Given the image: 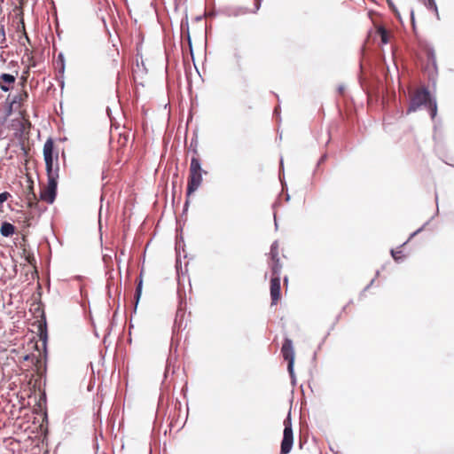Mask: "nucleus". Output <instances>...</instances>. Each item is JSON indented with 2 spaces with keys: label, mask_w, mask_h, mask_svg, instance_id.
Instances as JSON below:
<instances>
[{
  "label": "nucleus",
  "mask_w": 454,
  "mask_h": 454,
  "mask_svg": "<svg viewBox=\"0 0 454 454\" xmlns=\"http://www.w3.org/2000/svg\"><path fill=\"white\" fill-rule=\"evenodd\" d=\"M270 292L271 298V305H276L281 298L280 294V276L271 277Z\"/></svg>",
  "instance_id": "10"
},
{
  "label": "nucleus",
  "mask_w": 454,
  "mask_h": 454,
  "mask_svg": "<svg viewBox=\"0 0 454 454\" xmlns=\"http://www.w3.org/2000/svg\"><path fill=\"white\" fill-rule=\"evenodd\" d=\"M141 289H142V281H140L137 286L136 296L137 299L139 298V296L141 294Z\"/></svg>",
  "instance_id": "22"
},
{
  "label": "nucleus",
  "mask_w": 454,
  "mask_h": 454,
  "mask_svg": "<svg viewBox=\"0 0 454 454\" xmlns=\"http://www.w3.org/2000/svg\"><path fill=\"white\" fill-rule=\"evenodd\" d=\"M287 281H288L287 277H285V278H284V283H285V285H286V286L287 285Z\"/></svg>",
  "instance_id": "29"
},
{
  "label": "nucleus",
  "mask_w": 454,
  "mask_h": 454,
  "mask_svg": "<svg viewBox=\"0 0 454 454\" xmlns=\"http://www.w3.org/2000/svg\"><path fill=\"white\" fill-rule=\"evenodd\" d=\"M101 219H102V207L99 209V228L101 229Z\"/></svg>",
  "instance_id": "26"
},
{
  "label": "nucleus",
  "mask_w": 454,
  "mask_h": 454,
  "mask_svg": "<svg viewBox=\"0 0 454 454\" xmlns=\"http://www.w3.org/2000/svg\"><path fill=\"white\" fill-rule=\"evenodd\" d=\"M16 81V78L14 75L10 74H2L0 75V89L3 91H9L10 90V85L13 84Z\"/></svg>",
  "instance_id": "11"
},
{
  "label": "nucleus",
  "mask_w": 454,
  "mask_h": 454,
  "mask_svg": "<svg viewBox=\"0 0 454 454\" xmlns=\"http://www.w3.org/2000/svg\"><path fill=\"white\" fill-rule=\"evenodd\" d=\"M43 158L45 161L48 180H57L59 177V168H53V141L51 138L47 139L44 143Z\"/></svg>",
  "instance_id": "3"
},
{
  "label": "nucleus",
  "mask_w": 454,
  "mask_h": 454,
  "mask_svg": "<svg viewBox=\"0 0 454 454\" xmlns=\"http://www.w3.org/2000/svg\"><path fill=\"white\" fill-rule=\"evenodd\" d=\"M207 174V171L201 168L200 160L198 157L193 156L191 160L189 176L187 184V196L192 194L200 186L202 183V174Z\"/></svg>",
  "instance_id": "2"
},
{
  "label": "nucleus",
  "mask_w": 454,
  "mask_h": 454,
  "mask_svg": "<svg viewBox=\"0 0 454 454\" xmlns=\"http://www.w3.org/2000/svg\"><path fill=\"white\" fill-rule=\"evenodd\" d=\"M421 106L427 107L432 119L436 116L437 104L432 99L429 90L424 87L417 89L411 95L407 114L417 111Z\"/></svg>",
  "instance_id": "1"
},
{
  "label": "nucleus",
  "mask_w": 454,
  "mask_h": 454,
  "mask_svg": "<svg viewBox=\"0 0 454 454\" xmlns=\"http://www.w3.org/2000/svg\"><path fill=\"white\" fill-rule=\"evenodd\" d=\"M100 7L98 8V16L101 20L105 30L109 37H111V32L107 26V20H109L110 24H114V17L109 12L111 11V7L109 3L106 0L104 3L99 2Z\"/></svg>",
  "instance_id": "7"
},
{
  "label": "nucleus",
  "mask_w": 454,
  "mask_h": 454,
  "mask_svg": "<svg viewBox=\"0 0 454 454\" xmlns=\"http://www.w3.org/2000/svg\"><path fill=\"white\" fill-rule=\"evenodd\" d=\"M270 262L269 265L272 271V277L280 276V272L282 270V263L280 262L279 258V246L277 241H275L271 247L270 251L269 253Z\"/></svg>",
  "instance_id": "6"
},
{
  "label": "nucleus",
  "mask_w": 454,
  "mask_h": 454,
  "mask_svg": "<svg viewBox=\"0 0 454 454\" xmlns=\"http://www.w3.org/2000/svg\"><path fill=\"white\" fill-rule=\"evenodd\" d=\"M17 30H18V31L22 32V34H23V35H24L25 39H26L28 43H30L29 37H28V35H27V32H26V29H25V23H24V20H23V18H22V17H21V19L20 20V21H19V23H18Z\"/></svg>",
  "instance_id": "15"
},
{
  "label": "nucleus",
  "mask_w": 454,
  "mask_h": 454,
  "mask_svg": "<svg viewBox=\"0 0 454 454\" xmlns=\"http://www.w3.org/2000/svg\"><path fill=\"white\" fill-rule=\"evenodd\" d=\"M11 197V194L7 192L0 193V204H3Z\"/></svg>",
  "instance_id": "20"
},
{
  "label": "nucleus",
  "mask_w": 454,
  "mask_h": 454,
  "mask_svg": "<svg viewBox=\"0 0 454 454\" xmlns=\"http://www.w3.org/2000/svg\"><path fill=\"white\" fill-rule=\"evenodd\" d=\"M391 255L395 262H400L403 258V254L401 249L391 250Z\"/></svg>",
  "instance_id": "17"
},
{
  "label": "nucleus",
  "mask_w": 454,
  "mask_h": 454,
  "mask_svg": "<svg viewBox=\"0 0 454 454\" xmlns=\"http://www.w3.org/2000/svg\"><path fill=\"white\" fill-rule=\"evenodd\" d=\"M59 63H64V56L62 53H60L58 57L57 65H59Z\"/></svg>",
  "instance_id": "25"
},
{
  "label": "nucleus",
  "mask_w": 454,
  "mask_h": 454,
  "mask_svg": "<svg viewBox=\"0 0 454 454\" xmlns=\"http://www.w3.org/2000/svg\"><path fill=\"white\" fill-rule=\"evenodd\" d=\"M57 180L49 179L47 186L41 192V199L49 204L53 203L57 193Z\"/></svg>",
  "instance_id": "9"
},
{
  "label": "nucleus",
  "mask_w": 454,
  "mask_h": 454,
  "mask_svg": "<svg viewBox=\"0 0 454 454\" xmlns=\"http://www.w3.org/2000/svg\"><path fill=\"white\" fill-rule=\"evenodd\" d=\"M27 199L28 200V206L32 207L35 202H34V200L35 199V194L34 192H29L27 196Z\"/></svg>",
  "instance_id": "19"
},
{
  "label": "nucleus",
  "mask_w": 454,
  "mask_h": 454,
  "mask_svg": "<svg viewBox=\"0 0 454 454\" xmlns=\"http://www.w3.org/2000/svg\"><path fill=\"white\" fill-rule=\"evenodd\" d=\"M106 340H107V336L105 337L104 343H106Z\"/></svg>",
  "instance_id": "31"
},
{
  "label": "nucleus",
  "mask_w": 454,
  "mask_h": 454,
  "mask_svg": "<svg viewBox=\"0 0 454 454\" xmlns=\"http://www.w3.org/2000/svg\"><path fill=\"white\" fill-rule=\"evenodd\" d=\"M283 439L281 442L280 454H288L293 447L294 434L290 415L284 420Z\"/></svg>",
  "instance_id": "4"
},
{
  "label": "nucleus",
  "mask_w": 454,
  "mask_h": 454,
  "mask_svg": "<svg viewBox=\"0 0 454 454\" xmlns=\"http://www.w3.org/2000/svg\"><path fill=\"white\" fill-rule=\"evenodd\" d=\"M107 259H109V260H110V259H111V255H110V254H106V253L103 254V261H104V262H105L106 264H107Z\"/></svg>",
  "instance_id": "24"
},
{
  "label": "nucleus",
  "mask_w": 454,
  "mask_h": 454,
  "mask_svg": "<svg viewBox=\"0 0 454 454\" xmlns=\"http://www.w3.org/2000/svg\"><path fill=\"white\" fill-rule=\"evenodd\" d=\"M15 227L10 223H4L0 229V233L4 237L12 236L14 233Z\"/></svg>",
  "instance_id": "13"
},
{
  "label": "nucleus",
  "mask_w": 454,
  "mask_h": 454,
  "mask_svg": "<svg viewBox=\"0 0 454 454\" xmlns=\"http://www.w3.org/2000/svg\"><path fill=\"white\" fill-rule=\"evenodd\" d=\"M106 196V191L103 192V194L101 195V200H104V197Z\"/></svg>",
  "instance_id": "30"
},
{
  "label": "nucleus",
  "mask_w": 454,
  "mask_h": 454,
  "mask_svg": "<svg viewBox=\"0 0 454 454\" xmlns=\"http://www.w3.org/2000/svg\"><path fill=\"white\" fill-rule=\"evenodd\" d=\"M106 114L110 119V129H113L114 127V120H113V117H112V110H111V107L107 106L106 107Z\"/></svg>",
  "instance_id": "21"
},
{
  "label": "nucleus",
  "mask_w": 454,
  "mask_h": 454,
  "mask_svg": "<svg viewBox=\"0 0 454 454\" xmlns=\"http://www.w3.org/2000/svg\"><path fill=\"white\" fill-rule=\"evenodd\" d=\"M57 67L59 68V71L60 73H63L65 69V63H59V65H57Z\"/></svg>",
  "instance_id": "23"
},
{
  "label": "nucleus",
  "mask_w": 454,
  "mask_h": 454,
  "mask_svg": "<svg viewBox=\"0 0 454 454\" xmlns=\"http://www.w3.org/2000/svg\"><path fill=\"white\" fill-rule=\"evenodd\" d=\"M428 1H429V4H430V5H433V6L434 7L435 11H436V10H437V8H436L435 4L433 2V0H428Z\"/></svg>",
  "instance_id": "28"
},
{
  "label": "nucleus",
  "mask_w": 454,
  "mask_h": 454,
  "mask_svg": "<svg viewBox=\"0 0 454 454\" xmlns=\"http://www.w3.org/2000/svg\"><path fill=\"white\" fill-rule=\"evenodd\" d=\"M377 33L380 36V40H381L382 43L386 44V43H389L390 32L387 31L384 27L380 26L377 28Z\"/></svg>",
  "instance_id": "14"
},
{
  "label": "nucleus",
  "mask_w": 454,
  "mask_h": 454,
  "mask_svg": "<svg viewBox=\"0 0 454 454\" xmlns=\"http://www.w3.org/2000/svg\"><path fill=\"white\" fill-rule=\"evenodd\" d=\"M118 136V144L120 145L118 148L119 157L121 160L124 159L125 160H128L130 155V150L128 147V145L130 142V129L123 126L121 130L119 131Z\"/></svg>",
  "instance_id": "5"
},
{
  "label": "nucleus",
  "mask_w": 454,
  "mask_h": 454,
  "mask_svg": "<svg viewBox=\"0 0 454 454\" xmlns=\"http://www.w3.org/2000/svg\"><path fill=\"white\" fill-rule=\"evenodd\" d=\"M102 176H102V178H103V179L106 178V177L108 176L107 171H106V170L104 169V170H103V172H102Z\"/></svg>",
  "instance_id": "27"
},
{
  "label": "nucleus",
  "mask_w": 454,
  "mask_h": 454,
  "mask_svg": "<svg viewBox=\"0 0 454 454\" xmlns=\"http://www.w3.org/2000/svg\"><path fill=\"white\" fill-rule=\"evenodd\" d=\"M0 43H1L2 49H4L7 47L6 34H5V29H4V25L0 26Z\"/></svg>",
  "instance_id": "16"
},
{
  "label": "nucleus",
  "mask_w": 454,
  "mask_h": 454,
  "mask_svg": "<svg viewBox=\"0 0 454 454\" xmlns=\"http://www.w3.org/2000/svg\"><path fill=\"white\" fill-rule=\"evenodd\" d=\"M27 93L26 91L15 95L11 101L9 112L11 113L13 108H18V106H20V104L27 99Z\"/></svg>",
  "instance_id": "12"
},
{
  "label": "nucleus",
  "mask_w": 454,
  "mask_h": 454,
  "mask_svg": "<svg viewBox=\"0 0 454 454\" xmlns=\"http://www.w3.org/2000/svg\"><path fill=\"white\" fill-rule=\"evenodd\" d=\"M281 354L285 360L288 361V372L290 374L294 372V349L293 342L290 339L286 338L281 348Z\"/></svg>",
  "instance_id": "8"
},
{
  "label": "nucleus",
  "mask_w": 454,
  "mask_h": 454,
  "mask_svg": "<svg viewBox=\"0 0 454 454\" xmlns=\"http://www.w3.org/2000/svg\"><path fill=\"white\" fill-rule=\"evenodd\" d=\"M262 0H254V5L252 8L248 9L247 11V12H249V13H256L260 7H261V4H262Z\"/></svg>",
  "instance_id": "18"
}]
</instances>
